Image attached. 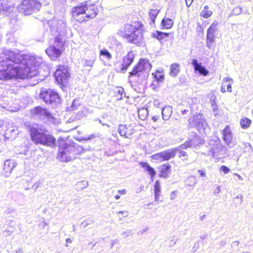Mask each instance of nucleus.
Returning a JSON list of instances; mask_svg holds the SVG:
<instances>
[{
	"mask_svg": "<svg viewBox=\"0 0 253 253\" xmlns=\"http://www.w3.org/2000/svg\"><path fill=\"white\" fill-rule=\"evenodd\" d=\"M180 72V65L177 63H173L170 66L169 74L172 77H176Z\"/></svg>",
	"mask_w": 253,
	"mask_h": 253,
	"instance_id": "27",
	"label": "nucleus"
},
{
	"mask_svg": "<svg viewBox=\"0 0 253 253\" xmlns=\"http://www.w3.org/2000/svg\"><path fill=\"white\" fill-rule=\"evenodd\" d=\"M160 12L159 10L157 9H151L149 11V17L151 20L150 24H154L156 17Z\"/></svg>",
	"mask_w": 253,
	"mask_h": 253,
	"instance_id": "30",
	"label": "nucleus"
},
{
	"mask_svg": "<svg viewBox=\"0 0 253 253\" xmlns=\"http://www.w3.org/2000/svg\"><path fill=\"white\" fill-rule=\"evenodd\" d=\"M47 24L55 40H64V38L67 32L66 23L64 20L51 19L48 22Z\"/></svg>",
	"mask_w": 253,
	"mask_h": 253,
	"instance_id": "6",
	"label": "nucleus"
},
{
	"mask_svg": "<svg viewBox=\"0 0 253 253\" xmlns=\"http://www.w3.org/2000/svg\"><path fill=\"white\" fill-rule=\"evenodd\" d=\"M193 0H185L186 6L189 7L191 5Z\"/></svg>",
	"mask_w": 253,
	"mask_h": 253,
	"instance_id": "61",
	"label": "nucleus"
},
{
	"mask_svg": "<svg viewBox=\"0 0 253 253\" xmlns=\"http://www.w3.org/2000/svg\"><path fill=\"white\" fill-rule=\"evenodd\" d=\"M50 102H48L47 105H51L52 107H56L61 103V98L58 93L54 90L52 95L50 97Z\"/></svg>",
	"mask_w": 253,
	"mask_h": 253,
	"instance_id": "20",
	"label": "nucleus"
},
{
	"mask_svg": "<svg viewBox=\"0 0 253 253\" xmlns=\"http://www.w3.org/2000/svg\"><path fill=\"white\" fill-rule=\"evenodd\" d=\"M215 41L206 40V46L209 49H212L214 47V43Z\"/></svg>",
	"mask_w": 253,
	"mask_h": 253,
	"instance_id": "48",
	"label": "nucleus"
},
{
	"mask_svg": "<svg viewBox=\"0 0 253 253\" xmlns=\"http://www.w3.org/2000/svg\"><path fill=\"white\" fill-rule=\"evenodd\" d=\"M173 25V21L170 18L164 17L161 21V26L162 29H169Z\"/></svg>",
	"mask_w": 253,
	"mask_h": 253,
	"instance_id": "24",
	"label": "nucleus"
},
{
	"mask_svg": "<svg viewBox=\"0 0 253 253\" xmlns=\"http://www.w3.org/2000/svg\"><path fill=\"white\" fill-rule=\"evenodd\" d=\"M81 105V102L79 99H75L72 103L70 107L66 108L67 111H73L77 110L78 107Z\"/></svg>",
	"mask_w": 253,
	"mask_h": 253,
	"instance_id": "29",
	"label": "nucleus"
},
{
	"mask_svg": "<svg viewBox=\"0 0 253 253\" xmlns=\"http://www.w3.org/2000/svg\"><path fill=\"white\" fill-rule=\"evenodd\" d=\"M118 132L122 136H125L126 138L128 137V135H130L133 133L132 129L128 130V127L126 125H120L119 126Z\"/></svg>",
	"mask_w": 253,
	"mask_h": 253,
	"instance_id": "21",
	"label": "nucleus"
},
{
	"mask_svg": "<svg viewBox=\"0 0 253 253\" xmlns=\"http://www.w3.org/2000/svg\"><path fill=\"white\" fill-rule=\"evenodd\" d=\"M88 4L87 1L81 3L79 5L73 7L72 9V16L74 19L80 22L85 21L86 18H93L96 15L97 12L94 10V7L91 8L87 13L85 11L88 10Z\"/></svg>",
	"mask_w": 253,
	"mask_h": 253,
	"instance_id": "5",
	"label": "nucleus"
},
{
	"mask_svg": "<svg viewBox=\"0 0 253 253\" xmlns=\"http://www.w3.org/2000/svg\"><path fill=\"white\" fill-rule=\"evenodd\" d=\"M216 97L215 96H211L210 98V103H211V109L213 112L214 115L217 114V111H218V106L216 102Z\"/></svg>",
	"mask_w": 253,
	"mask_h": 253,
	"instance_id": "32",
	"label": "nucleus"
},
{
	"mask_svg": "<svg viewBox=\"0 0 253 253\" xmlns=\"http://www.w3.org/2000/svg\"><path fill=\"white\" fill-rule=\"evenodd\" d=\"M42 7V3L39 0H23L18 6L19 12L29 15L39 11Z\"/></svg>",
	"mask_w": 253,
	"mask_h": 253,
	"instance_id": "7",
	"label": "nucleus"
},
{
	"mask_svg": "<svg viewBox=\"0 0 253 253\" xmlns=\"http://www.w3.org/2000/svg\"><path fill=\"white\" fill-rule=\"evenodd\" d=\"M181 112L182 115L184 116V115H187L188 114L189 110H186V109H184V110H182L181 111Z\"/></svg>",
	"mask_w": 253,
	"mask_h": 253,
	"instance_id": "62",
	"label": "nucleus"
},
{
	"mask_svg": "<svg viewBox=\"0 0 253 253\" xmlns=\"http://www.w3.org/2000/svg\"><path fill=\"white\" fill-rule=\"evenodd\" d=\"M100 56L103 57L107 60H110L112 58V55L106 49H103L100 50Z\"/></svg>",
	"mask_w": 253,
	"mask_h": 253,
	"instance_id": "33",
	"label": "nucleus"
},
{
	"mask_svg": "<svg viewBox=\"0 0 253 253\" xmlns=\"http://www.w3.org/2000/svg\"><path fill=\"white\" fill-rule=\"evenodd\" d=\"M185 182V184L190 187L194 186L197 183L195 177L194 176L188 177Z\"/></svg>",
	"mask_w": 253,
	"mask_h": 253,
	"instance_id": "36",
	"label": "nucleus"
},
{
	"mask_svg": "<svg viewBox=\"0 0 253 253\" xmlns=\"http://www.w3.org/2000/svg\"><path fill=\"white\" fill-rule=\"evenodd\" d=\"M130 231H127L123 232L122 234V236L125 238H126L127 237L129 236Z\"/></svg>",
	"mask_w": 253,
	"mask_h": 253,
	"instance_id": "59",
	"label": "nucleus"
},
{
	"mask_svg": "<svg viewBox=\"0 0 253 253\" xmlns=\"http://www.w3.org/2000/svg\"><path fill=\"white\" fill-rule=\"evenodd\" d=\"M64 40H54L53 45L45 50L46 53L52 60L58 58L63 52Z\"/></svg>",
	"mask_w": 253,
	"mask_h": 253,
	"instance_id": "9",
	"label": "nucleus"
},
{
	"mask_svg": "<svg viewBox=\"0 0 253 253\" xmlns=\"http://www.w3.org/2000/svg\"><path fill=\"white\" fill-rule=\"evenodd\" d=\"M31 114L33 117L41 120L46 119L51 124H56L57 123V120L48 110L41 106H38L32 109Z\"/></svg>",
	"mask_w": 253,
	"mask_h": 253,
	"instance_id": "8",
	"label": "nucleus"
},
{
	"mask_svg": "<svg viewBox=\"0 0 253 253\" xmlns=\"http://www.w3.org/2000/svg\"><path fill=\"white\" fill-rule=\"evenodd\" d=\"M30 132L32 140L36 144H41L50 147L55 145L56 139L53 135L48 133L47 131H42L32 127Z\"/></svg>",
	"mask_w": 253,
	"mask_h": 253,
	"instance_id": "4",
	"label": "nucleus"
},
{
	"mask_svg": "<svg viewBox=\"0 0 253 253\" xmlns=\"http://www.w3.org/2000/svg\"><path fill=\"white\" fill-rule=\"evenodd\" d=\"M240 243V242L238 241H234L231 244V247H233L234 246H239V244Z\"/></svg>",
	"mask_w": 253,
	"mask_h": 253,
	"instance_id": "63",
	"label": "nucleus"
},
{
	"mask_svg": "<svg viewBox=\"0 0 253 253\" xmlns=\"http://www.w3.org/2000/svg\"><path fill=\"white\" fill-rule=\"evenodd\" d=\"M199 140V143L202 144L203 143L202 142L203 140L201 139V137L196 136L194 137L192 139H189L186 141L184 143L181 144L178 148L181 149H186L187 148L191 147L193 145V142L197 140Z\"/></svg>",
	"mask_w": 253,
	"mask_h": 253,
	"instance_id": "22",
	"label": "nucleus"
},
{
	"mask_svg": "<svg viewBox=\"0 0 253 253\" xmlns=\"http://www.w3.org/2000/svg\"><path fill=\"white\" fill-rule=\"evenodd\" d=\"M171 166L169 164H164L161 168V171L170 173Z\"/></svg>",
	"mask_w": 253,
	"mask_h": 253,
	"instance_id": "43",
	"label": "nucleus"
},
{
	"mask_svg": "<svg viewBox=\"0 0 253 253\" xmlns=\"http://www.w3.org/2000/svg\"><path fill=\"white\" fill-rule=\"evenodd\" d=\"M220 191V188L219 186L216 187L213 191V193L215 195L219 193Z\"/></svg>",
	"mask_w": 253,
	"mask_h": 253,
	"instance_id": "57",
	"label": "nucleus"
},
{
	"mask_svg": "<svg viewBox=\"0 0 253 253\" xmlns=\"http://www.w3.org/2000/svg\"><path fill=\"white\" fill-rule=\"evenodd\" d=\"M152 65L149 60L141 58L137 64L133 67L132 71L129 73V83H131V79L133 78L137 77V83L139 84H142L148 77Z\"/></svg>",
	"mask_w": 253,
	"mask_h": 253,
	"instance_id": "3",
	"label": "nucleus"
},
{
	"mask_svg": "<svg viewBox=\"0 0 253 253\" xmlns=\"http://www.w3.org/2000/svg\"><path fill=\"white\" fill-rule=\"evenodd\" d=\"M134 57L135 54L133 51H130L126 55L124 56L121 64L120 73H125L126 72L128 68L133 62Z\"/></svg>",
	"mask_w": 253,
	"mask_h": 253,
	"instance_id": "12",
	"label": "nucleus"
},
{
	"mask_svg": "<svg viewBox=\"0 0 253 253\" xmlns=\"http://www.w3.org/2000/svg\"><path fill=\"white\" fill-rule=\"evenodd\" d=\"M139 164L145 171L149 173L151 176L152 181H153L154 177L156 174L155 169L151 167L148 163L140 162Z\"/></svg>",
	"mask_w": 253,
	"mask_h": 253,
	"instance_id": "18",
	"label": "nucleus"
},
{
	"mask_svg": "<svg viewBox=\"0 0 253 253\" xmlns=\"http://www.w3.org/2000/svg\"><path fill=\"white\" fill-rule=\"evenodd\" d=\"M223 139L230 148L234 147L236 142L233 140L232 132L229 126H227L222 131Z\"/></svg>",
	"mask_w": 253,
	"mask_h": 253,
	"instance_id": "13",
	"label": "nucleus"
},
{
	"mask_svg": "<svg viewBox=\"0 0 253 253\" xmlns=\"http://www.w3.org/2000/svg\"><path fill=\"white\" fill-rule=\"evenodd\" d=\"M85 152V149L74 142L60 141L58 146L57 158L62 162H68L75 159L78 155Z\"/></svg>",
	"mask_w": 253,
	"mask_h": 253,
	"instance_id": "1",
	"label": "nucleus"
},
{
	"mask_svg": "<svg viewBox=\"0 0 253 253\" xmlns=\"http://www.w3.org/2000/svg\"><path fill=\"white\" fill-rule=\"evenodd\" d=\"M88 185V182L85 181H82L80 182H78L77 184V188H80V189H83L86 188Z\"/></svg>",
	"mask_w": 253,
	"mask_h": 253,
	"instance_id": "45",
	"label": "nucleus"
},
{
	"mask_svg": "<svg viewBox=\"0 0 253 253\" xmlns=\"http://www.w3.org/2000/svg\"><path fill=\"white\" fill-rule=\"evenodd\" d=\"M119 214H122L123 217H126L128 216V212L126 211H120L119 212Z\"/></svg>",
	"mask_w": 253,
	"mask_h": 253,
	"instance_id": "58",
	"label": "nucleus"
},
{
	"mask_svg": "<svg viewBox=\"0 0 253 253\" xmlns=\"http://www.w3.org/2000/svg\"><path fill=\"white\" fill-rule=\"evenodd\" d=\"M155 201H163L162 200H160V195L161 193V185L160 182L159 180H156L154 184V189Z\"/></svg>",
	"mask_w": 253,
	"mask_h": 253,
	"instance_id": "25",
	"label": "nucleus"
},
{
	"mask_svg": "<svg viewBox=\"0 0 253 253\" xmlns=\"http://www.w3.org/2000/svg\"><path fill=\"white\" fill-rule=\"evenodd\" d=\"M13 230H10L9 229H6L3 232V234L5 233H6V236L10 235L11 234L13 233Z\"/></svg>",
	"mask_w": 253,
	"mask_h": 253,
	"instance_id": "60",
	"label": "nucleus"
},
{
	"mask_svg": "<svg viewBox=\"0 0 253 253\" xmlns=\"http://www.w3.org/2000/svg\"><path fill=\"white\" fill-rule=\"evenodd\" d=\"M116 93H118L119 95H120V96L118 98H117V99L120 100H122L123 98V97L126 96L124 89L122 87H119L117 88Z\"/></svg>",
	"mask_w": 253,
	"mask_h": 253,
	"instance_id": "39",
	"label": "nucleus"
},
{
	"mask_svg": "<svg viewBox=\"0 0 253 253\" xmlns=\"http://www.w3.org/2000/svg\"><path fill=\"white\" fill-rule=\"evenodd\" d=\"M54 76L55 81L61 86L67 84L70 77V74L67 67L65 65H59L57 67Z\"/></svg>",
	"mask_w": 253,
	"mask_h": 253,
	"instance_id": "10",
	"label": "nucleus"
},
{
	"mask_svg": "<svg viewBox=\"0 0 253 253\" xmlns=\"http://www.w3.org/2000/svg\"><path fill=\"white\" fill-rule=\"evenodd\" d=\"M191 64L194 67L195 72L199 73L201 75L207 76L209 74V71L202 66L201 62H199L197 59H193L192 60Z\"/></svg>",
	"mask_w": 253,
	"mask_h": 253,
	"instance_id": "14",
	"label": "nucleus"
},
{
	"mask_svg": "<svg viewBox=\"0 0 253 253\" xmlns=\"http://www.w3.org/2000/svg\"><path fill=\"white\" fill-rule=\"evenodd\" d=\"M152 75L155 80L158 82H163L164 80V74L163 71L157 70Z\"/></svg>",
	"mask_w": 253,
	"mask_h": 253,
	"instance_id": "31",
	"label": "nucleus"
},
{
	"mask_svg": "<svg viewBox=\"0 0 253 253\" xmlns=\"http://www.w3.org/2000/svg\"><path fill=\"white\" fill-rule=\"evenodd\" d=\"M251 120L247 118H243L240 121V124L242 128H248L251 124Z\"/></svg>",
	"mask_w": 253,
	"mask_h": 253,
	"instance_id": "34",
	"label": "nucleus"
},
{
	"mask_svg": "<svg viewBox=\"0 0 253 253\" xmlns=\"http://www.w3.org/2000/svg\"><path fill=\"white\" fill-rule=\"evenodd\" d=\"M223 81L224 82H231L230 83H229L227 85V91H228V92H231L232 91V86H231V84H232L233 83V80L232 79L230 78H225L224 79H223Z\"/></svg>",
	"mask_w": 253,
	"mask_h": 253,
	"instance_id": "40",
	"label": "nucleus"
},
{
	"mask_svg": "<svg viewBox=\"0 0 253 253\" xmlns=\"http://www.w3.org/2000/svg\"><path fill=\"white\" fill-rule=\"evenodd\" d=\"M13 10V7L6 1L0 0V14L7 15Z\"/></svg>",
	"mask_w": 253,
	"mask_h": 253,
	"instance_id": "17",
	"label": "nucleus"
},
{
	"mask_svg": "<svg viewBox=\"0 0 253 253\" xmlns=\"http://www.w3.org/2000/svg\"><path fill=\"white\" fill-rule=\"evenodd\" d=\"M198 173L200 174V177H206V173L205 171L202 169H199L197 171Z\"/></svg>",
	"mask_w": 253,
	"mask_h": 253,
	"instance_id": "52",
	"label": "nucleus"
},
{
	"mask_svg": "<svg viewBox=\"0 0 253 253\" xmlns=\"http://www.w3.org/2000/svg\"><path fill=\"white\" fill-rule=\"evenodd\" d=\"M14 211H15V210L13 208H8L5 211V213L6 214H8L13 212Z\"/></svg>",
	"mask_w": 253,
	"mask_h": 253,
	"instance_id": "54",
	"label": "nucleus"
},
{
	"mask_svg": "<svg viewBox=\"0 0 253 253\" xmlns=\"http://www.w3.org/2000/svg\"><path fill=\"white\" fill-rule=\"evenodd\" d=\"M242 12V8L240 6H236L232 10L231 15H238Z\"/></svg>",
	"mask_w": 253,
	"mask_h": 253,
	"instance_id": "41",
	"label": "nucleus"
},
{
	"mask_svg": "<svg viewBox=\"0 0 253 253\" xmlns=\"http://www.w3.org/2000/svg\"><path fill=\"white\" fill-rule=\"evenodd\" d=\"M199 241H198L195 243L193 247H192V251L193 253H195L199 249Z\"/></svg>",
	"mask_w": 253,
	"mask_h": 253,
	"instance_id": "51",
	"label": "nucleus"
},
{
	"mask_svg": "<svg viewBox=\"0 0 253 253\" xmlns=\"http://www.w3.org/2000/svg\"><path fill=\"white\" fill-rule=\"evenodd\" d=\"M218 25V23L216 21L213 22L209 28L207 30V32H209L211 33H212L215 34V33L217 31V26Z\"/></svg>",
	"mask_w": 253,
	"mask_h": 253,
	"instance_id": "35",
	"label": "nucleus"
},
{
	"mask_svg": "<svg viewBox=\"0 0 253 253\" xmlns=\"http://www.w3.org/2000/svg\"><path fill=\"white\" fill-rule=\"evenodd\" d=\"M169 33L163 32L159 31H157L152 33V37L156 38L160 42H161L163 39L169 37Z\"/></svg>",
	"mask_w": 253,
	"mask_h": 253,
	"instance_id": "28",
	"label": "nucleus"
},
{
	"mask_svg": "<svg viewBox=\"0 0 253 253\" xmlns=\"http://www.w3.org/2000/svg\"><path fill=\"white\" fill-rule=\"evenodd\" d=\"M221 140L217 136H213L209 141V145L211 148L209 150V155L214 157L216 154H218L220 149L226 150L225 146H222L220 144Z\"/></svg>",
	"mask_w": 253,
	"mask_h": 253,
	"instance_id": "11",
	"label": "nucleus"
},
{
	"mask_svg": "<svg viewBox=\"0 0 253 253\" xmlns=\"http://www.w3.org/2000/svg\"><path fill=\"white\" fill-rule=\"evenodd\" d=\"M93 221L90 220L89 222H86L85 221L81 223V225L84 227V228L86 227L88 224H90L91 223H93Z\"/></svg>",
	"mask_w": 253,
	"mask_h": 253,
	"instance_id": "53",
	"label": "nucleus"
},
{
	"mask_svg": "<svg viewBox=\"0 0 253 253\" xmlns=\"http://www.w3.org/2000/svg\"><path fill=\"white\" fill-rule=\"evenodd\" d=\"M177 241V239H174V240L171 239L169 242V247H171L173 246L176 243Z\"/></svg>",
	"mask_w": 253,
	"mask_h": 253,
	"instance_id": "56",
	"label": "nucleus"
},
{
	"mask_svg": "<svg viewBox=\"0 0 253 253\" xmlns=\"http://www.w3.org/2000/svg\"><path fill=\"white\" fill-rule=\"evenodd\" d=\"M219 170L220 171L223 172L225 174H226L228 173L230 171V169L229 168L225 166H222L220 168Z\"/></svg>",
	"mask_w": 253,
	"mask_h": 253,
	"instance_id": "50",
	"label": "nucleus"
},
{
	"mask_svg": "<svg viewBox=\"0 0 253 253\" xmlns=\"http://www.w3.org/2000/svg\"><path fill=\"white\" fill-rule=\"evenodd\" d=\"M212 14V12L211 10H203L200 13V15L205 18H208L210 17Z\"/></svg>",
	"mask_w": 253,
	"mask_h": 253,
	"instance_id": "42",
	"label": "nucleus"
},
{
	"mask_svg": "<svg viewBox=\"0 0 253 253\" xmlns=\"http://www.w3.org/2000/svg\"><path fill=\"white\" fill-rule=\"evenodd\" d=\"M207 126V123L206 122V121L204 119L203 120H202V121L199 122L198 125H197L195 127L197 128V129L200 131H202L203 130H204L206 128V127Z\"/></svg>",
	"mask_w": 253,
	"mask_h": 253,
	"instance_id": "37",
	"label": "nucleus"
},
{
	"mask_svg": "<svg viewBox=\"0 0 253 253\" xmlns=\"http://www.w3.org/2000/svg\"><path fill=\"white\" fill-rule=\"evenodd\" d=\"M72 242V240L70 238H67L66 239V244H65V246L66 247H68V244L69 243H71Z\"/></svg>",
	"mask_w": 253,
	"mask_h": 253,
	"instance_id": "64",
	"label": "nucleus"
},
{
	"mask_svg": "<svg viewBox=\"0 0 253 253\" xmlns=\"http://www.w3.org/2000/svg\"><path fill=\"white\" fill-rule=\"evenodd\" d=\"M172 112V107L170 106H166L162 108V115L164 120H168Z\"/></svg>",
	"mask_w": 253,
	"mask_h": 253,
	"instance_id": "23",
	"label": "nucleus"
},
{
	"mask_svg": "<svg viewBox=\"0 0 253 253\" xmlns=\"http://www.w3.org/2000/svg\"><path fill=\"white\" fill-rule=\"evenodd\" d=\"M83 64L84 67L88 68V69H87V70L90 71L91 70V68L94 64V60L91 59H84L83 61Z\"/></svg>",
	"mask_w": 253,
	"mask_h": 253,
	"instance_id": "38",
	"label": "nucleus"
},
{
	"mask_svg": "<svg viewBox=\"0 0 253 253\" xmlns=\"http://www.w3.org/2000/svg\"><path fill=\"white\" fill-rule=\"evenodd\" d=\"M177 149L178 151L177 152H179V153L178 156L179 157L181 158L182 160H187L188 159L187 153L184 151H182L181 149Z\"/></svg>",
	"mask_w": 253,
	"mask_h": 253,
	"instance_id": "44",
	"label": "nucleus"
},
{
	"mask_svg": "<svg viewBox=\"0 0 253 253\" xmlns=\"http://www.w3.org/2000/svg\"><path fill=\"white\" fill-rule=\"evenodd\" d=\"M95 137V134H91L90 135H89V136L88 137H80L78 139V140L79 141H82L83 140H85V141H86V140H90V139H92L94 138Z\"/></svg>",
	"mask_w": 253,
	"mask_h": 253,
	"instance_id": "49",
	"label": "nucleus"
},
{
	"mask_svg": "<svg viewBox=\"0 0 253 253\" xmlns=\"http://www.w3.org/2000/svg\"><path fill=\"white\" fill-rule=\"evenodd\" d=\"M54 91L53 89L42 88L40 93V98L47 104L48 102H50V97L52 95Z\"/></svg>",
	"mask_w": 253,
	"mask_h": 253,
	"instance_id": "16",
	"label": "nucleus"
},
{
	"mask_svg": "<svg viewBox=\"0 0 253 253\" xmlns=\"http://www.w3.org/2000/svg\"><path fill=\"white\" fill-rule=\"evenodd\" d=\"M151 158L155 160L163 161L162 152L153 154Z\"/></svg>",
	"mask_w": 253,
	"mask_h": 253,
	"instance_id": "46",
	"label": "nucleus"
},
{
	"mask_svg": "<svg viewBox=\"0 0 253 253\" xmlns=\"http://www.w3.org/2000/svg\"><path fill=\"white\" fill-rule=\"evenodd\" d=\"M204 119L203 118V115L201 113H198L194 116L192 119L190 118L188 121L191 126L195 127L199 122H201Z\"/></svg>",
	"mask_w": 253,
	"mask_h": 253,
	"instance_id": "26",
	"label": "nucleus"
},
{
	"mask_svg": "<svg viewBox=\"0 0 253 253\" xmlns=\"http://www.w3.org/2000/svg\"><path fill=\"white\" fill-rule=\"evenodd\" d=\"M144 26L141 22H135L132 24H127L125 26L123 38L127 42L141 46L144 43Z\"/></svg>",
	"mask_w": 253,
	"mask_h": 253,
	"instance_id": "2",
	"label": "nucleus"
},
{
	"mask_svg": "<svg viewBox=\"0 0 253 253\" xmlns=\"http://www.w3.org/2000/svg\"><path fill=\"white\" fill-rule=\"evenodd\" d=\"M177 151V148H174L171 149H168L165 151H162V161H169L170 159L174 158L176 155V153Z\"/></svg>",
	"mask_w": 253,
	"mask_h": 253,
	"instance_id": "19",
	"label": "nucleus"
},
{
	"mask_svg": "<svg viewBox=\"0 0 253 253\" xmlns=\"http://www.w3.org/2000/svg\"><path fill=\"white\" fill-rule=\"evenodd\" d=\"M206 40L215 41V34L207 32L206 35Z\"/></svg>",
	"mask_w": 253,
	"mask_h": 253,
	"instance_id": "47",
	"label": "nucleus"
},
{
	"mask_svg": "<svg viewBox=\"0 0 253 253\" xmlns=\"http://www.w3.org/2000/svg\"><path fill=\"white\" fill-rule=\"evenodd\" d=\"M16 163L14 160H6L5 161L3 166V171L6 177L9 176L12 170L16 167Z\"/></svg>",
	"mask_w": 253,
	"mask_h": 253,
	"instance_id": "15",
	"label": "nucleus"
},
{
	"mask_svg": "<svg viewBox=\"0 0 253 253\" xmlns=\"http://www.w3.org/2000/svg\"><path fill=\"white\" fill-rule=\"evenodd\" d=\"M160 176L164 178H167L170 173L160 171Z\"/></svg>",
	"mask_w": 253,
	"mask_h": 253,
	"instance_id": "55",
	"label": "nucleus"
}]
</instances>
